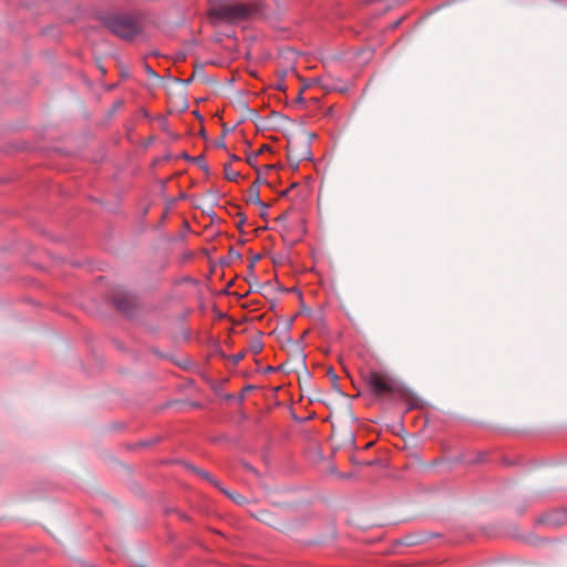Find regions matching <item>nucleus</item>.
I'll list each match as a JSON object with an SVG mask.
<instances>
[{
  "label": "nucleus",
  "instance_id": "1",
  "mask_svg": "<svg viewBox=\"0 0 567 567\" xmlns=\"http://www.w3.org/2000/svg\"><path fill=\"white\" fill-rule=\"evenodd\" d=\"M364 381L370 392L379 399L402 400L405 396L404 389L386 373L370 371L364 377Z\"/></svg>",
  "mask_w": 567,
  "mask_h": 567
},
{
  "label": "nucleus",
  "instance_id": "2",
  "mask_svg": "<svg viewBox=\"0 0 567 567\" xmlns=\"http://www.w3.org/2000/svg\"><path fill=\"white\" fill-rule=\"evenodd\" d=\"M254 7L246 3H217L210 10V17L228 23H237L250 17Z\"/></svg>",
  "mask_w": 567,
  "mask_h": 567
},
{
  "label": "nucleus",
  "instance_id": "3",
  "mask_svg": "<svg viewBox=\"0 0 567 567\" xmlns=\"http://www.w3.org/2000/svg\"><path fill=\"white\" fill-rule=\"evenodd\" d=\"M106 28L115 35L130 40L134 38L138 31L136 20L126 16H113L105 20Z\"/></svg>",
  "mask_w": 567,
  "mask_h": 567
},
{
  "label": "nucleus",
  "instance_id": "4",
  "mask_svg": "<svg viewBox=\"0 0 567 567\" xmlns=\"http://www.w3.org/2000/svg\"><path fill=\"white\" fill-rule=\"evenodd\" d=\"M114 303H115V307L120 311H122L126 315H128L131 312V310L133 309V306H134L132 298H130L127 296L116 298L114 300Z\"/></svg>",
  "mask_w": 567,
  "mask_h": 567
},
{
  "label": "nucleus",
  "instance_id": "5",
  "mask_svg": "<svg viewBox=\"0 0 567 567\" xmlns=\"http://www.w3.org/2000/svg\"><path fill=\"white\" fill-rule=\"evenodd\" d=\"M248 202L251 204H256L265 209L268 208V206L260 199L259 193L256 188L250 189Z\"/></svg>",
  "mask_w": 567,
  "mask_h": 567
},
{
  "label": "nucleus",
  "instance_id": "6",
  "mask_svg": "<svg viewBox=\"0 0 567 567\" xmlns=\"http://www.w3.org/2000/svg\"><path fill=\"white\" fill-rule=\"evenodd\" d=\"M225 177L227 181H230V182H235L238 179L239 177V173L233 171L231 168L229 167H225Z\"/></svg>",
  "mask_w": 567,
  "mask_h": 567
},
{
  "label": "nucleus",
  "instance_id": "7",
  "mask_svg": "<svg viewBox=\"0 0 567 567\" xmlns=\"http://www.w3.org/2000/svg\"><path fill=\"white\" fill-rule=\"evenodd\" d=\"M229 498H231L235 503L240 504L244 501V497L240 494H231L226 489L220 488Z\"/></svg>",
  "mask_w": 567,
  "mask_h": 567
},
{
  "label": "nucleus",
  "instance_id": "8",
  "mask_svg": "<svg viewBox=\"0 0 567 567\" xmlns=\"http://www.w3.org/2000/svg\"><path fill=\"white\" fill-rule=\"evenodd\" d=\"M328 375L331 378L332 382H337L338 381V377L337 374L333 372L332 369H329L328 371Z\"/></svg>",
  "mask_w": 567,
  "mask_h": 567
},
{
  "label": "nucleus",
  "instance_id": "9",
  "mask_svg": "<svg viewBox=\"0 0 567 567\" xmlns=\"http://www.w3.org/2000/svg\"><path fill=\"white\" fill-rule=\"evenodd\" d=\"M549 523H550V524H558V523H563V520H558V519H556V518L554 517V515H553V516H550V517H549Z\"/></svg>",
  "mask_w": 567,
  "mask_h": 567
},
{
  "label": "nucleus",
  "instance_id": "10",
  "mask_svg": "<svg viewBox=\"0 0 567 567\" xmlns=\"http://www.w3.org/2000/svg\"><path fill=\"white\" fill-rule=\"evenodd\" d=\"M561 515H563V520H566L567 519V512H563Z\"/></svg>",
  "mask_w": 567,
  "mask_h": 567
},
{
  "label": "nucleus",
  "instance_id": "11",
  "mask_svg": "<svg viewBox=\"0 0 567 567\" xmlns=\"http://www.w3.org/2000/svg\"><path fill=\"white\" fill-rule=\"evenodd\" d=\"M243 358V354L237 355L236 361H239Z\"/></svg>",
  "mask_w": 567,
  "mask_h": 567
}]
</instances>
